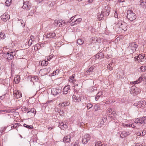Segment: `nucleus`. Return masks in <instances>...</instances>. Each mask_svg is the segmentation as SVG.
<instances>
[{"mask_svg": "<svg viewBox=\"0 0 146 146\" xmlns=\"http://www.w3.org/2000/svg\"><path fill=\"white\" fill-rule=\"evenodd\" d=\"M32 80H35V81H37L38 80V78L37 76H35L32 77Z\"/></svg>", "mask_w": 146, "mask_h": 146, "instance_id": "obj_45", "label": "nucleus"}, {"mask_svg": "<svg viewBox=\"0 0 146 146\" xmlns=\"http://www.w3.org/2000/svg\"><path fill=\"white\" fill-rule=\"evenodd\" d=\"M112 62L108 64L107 66L108 69L111 70L113 69V66L112 65Z\"/></svg>", "mask_w": 146, "mask_h": 146, "instance_id": "obj_31", "label": "nucleus"}, {"mask_svg": "<svg viewBox=\"0 0 146 146\" xmlns=\"http://www.w3.org/2000/svg\"><path fill=\"white\" fill-rule=\"evenodd\" d=\"M54 23L55 26L57 27H61L64 25L65 22L63 20L58 19L55 20Z\"/></svg>", "mask_w": 146, "mask_h": 146, "instance_id": "obj_3", "label": "nucleus"}, {"mask_svg": "<svg viewBox=\"0 0 146 146\" xmlns=\"http://www.w3.org/2000/svg\"><path fill=\"white\" fill-rule=\"evenodd\" d=\"M14 80L16 84H18L20 81V76L18 75L14 78Z\"/></svg>", "mask_w": 146, "mask_h": 146, "instance_id": "obj_23", "label": "nucleus"}, {"mask_svg": "<svg viewBox=\"0 0 146 146\" xmlns=\"http://www.w3.org/2000/svg\"><path fill=\"white\" fill-rule=\"evenodd\" d=\"M50 70V68H47L42 69L40 70V72H44V74L47 73L49 72Z\"/></svg>", "mask_w": 146, "mask_h": 146, "instance_id": "obj_24", "label": "nucleus"}, {"mask_svg": "<svg viewBox=\"0 0 146 146\" xmlns=\"http://www.w3.org/2000/svg\"><path fill=\"white\" fill-rule=\"evenodd\" d=\"M140 4L143 8H145L146 7V3L141 0L140 1Z\"/></svg>", "mask_w": 146, "mask_h": 146, "instance_id": "obj_27", "label": "nucleus"}, {"mask_svg": "<svg viewBox=\"0 0 146 146\" xmlns=\"http://www.w3.org/2000/svg\"><path fill=\"white\" fill-rule=\"evenodd\" d=\"M104 56V54L103 52H101L98 53L96 55L95 57L96 59H101V58H103Z\"/></svg>", "mask_w": 146, "mask_h": 146, "instance_id": "obj_20", "label": "nucleus"}, {"mask_svg": "<svg viewBox=\"0 0 146 146\" xmlns=\"http://www.w3.org/2000/svg\"><path fill=\"white\" fill-rule=\"evenodd\" d=\"M68 123L66 122L65 124H64V128L66 129L68 127Z\"/></svg>", "mask_w": 146, "mask_h": 146, "instance_id": "obj_53", "label": "nucleus"}, {"mask_svg": "<svg viewBox=\"0 0 146 146\" xmlns=\"http://www.w3.org/2000/svg\"><path fill=\"white\" fill-rule=\"evenodd\" d=\"M93 105L92 104L90 103H88L87 104L86 107L88 110H89L90 108H92Z\"/></svg>", "mask_w": 146, "mask_h": 146, "instance_id": "obj_43", "label": "nucleus"}, {"mask_svg": "<svg viewBox=\"0 0 146 146\" xmlns=\"http://www.w3.org/2000/svg\"><path fill=\"white\" fill-rule=\"evenodd\" d=\"M118 1L119 3L123 2L125 1V0H118Z\"/></svg>", "mask_w": 146, "mask_h": 146, "instance_id": "obj_63", "label": "nucleus"}, {"mask_svg": "<svg viewBox=\"0 0 146 146\" xmlns=\"http://www.w3.org/2000/svg\"><path fill=\"white\" fill-rule=\"evenodd\" d=\"M101 42V40L100 38H98L96 39V42L100 43Z\"/></svg>", "mask_w": 146, "mask_h": 146, "instance_id": "obj_51", "label": "nucleus"}, {"mask_svg": "<svg viewBox=\"0 0 146 146\" xmlns=\"http://www.w3.org/2000/svg\"><path fill=\"white\" fill-rule=\"evenodd\" d=\"M71 139V137L70 135H68L64 137L63 141L64 142H69Z\"/></svg>", "mask_w": 146, "mask_h": 146, "instance_id": "obj_17", "label": "nucleus"}, {"mask_svg": "<svg viewBox=\"0 0 146 146\" xmlns=\"http://www.w3.org/2000/svg\"><path fill=\"white\" fill-rule=\"evenodd\" d=\"M12 0H7L5 2V5L7 6H9L10 5V3L11 2Z\"/></svg>", "mask_w": 146, "mask_h": 146, "instance_id": "obj_40", "label": "nucleus"}, {"mask_svg": "<svg viewBox=\"0 0 146 146\" xmlns=\"http://www.w3.org/2000/svg\"><path fill=\"white\" fill-rule=\"evenodd\" d=\"M82 19L81 18H77L74 21V22H72L71 24V26H73L75 24H78L81 21Z\"/></svg>", "mask_w": 146, "mask_h": 146, "instance_id": "obj_19", "label": "nucleus"}, {"mask_svg": "<svg viewBox=\"0 0 146 146\" xmlns=\"http://www.w3.org/2000/svg\"><path fill=\"white\" fill-rule=\"evenodd\" d=\"M117 74H118V75L117 76V78L118 79H120L121 78V75L120 74H119L118 72V73Z\"/></svg>", "mask_w": 146, "mask_h": 146, "instance_id": "obj_56", "label": "nucleus"}, {"mask_svg": "<svg viewBox=\"0 0 146 146\" xmlns=\"http://www.w3.org/2000/svg\"><path fill=\"white\" fill-rule=\"evenodd\" d=\"M38 3H40L42 2L43 0H35Z\"/></svg>", "mask_w": 146, "mask_h": 146, "instance_id": "obj_59", "label": "nucleus"}, {"mask_svg": "<svg viewBox=\"0 0 146 146\" xmlns=\"http://www.w3.org/2000/svg\"><path fill=\"white\" fill-rule=\"evenodd\" d=\"M68 102L65 103V102H63L62 103V104H61V106L62 107H64L66 106H67L68 105L67 104Z\"/></svg>", "mask_w": 146, "mask_h": 146, "instance_id": "obj_49", "label": "nucleus"}, {"mask_svg": "<svg viewBox=\"0 0 146 146\" xmlns=\"http://www.w3.org/2000/svg\"><path fill=\"white\" fill-rule=\"evenodd\" d=\"M135 123H139L143 124H146V116L137 118L135 120Z\"/></svg>", "mask_w": 146, "mask_h": 146, "instance_id": "obj_6", "label": "nucleus"}, {"mask_svg": "<svg viewBox=\"0 0 146 146\" xmlns=\"http://www.w3.org/2000/svg\"><path fill=\"white\" fill-rule=\"evenodd\" d=\"M48 64L47 61L46 60V59L45 60H43L41 62V65L42 66H46Z\"/></svg>", "mask_w": 146, "mask_h": 146, "instance_id": "obj_28", "label": "nucleus"}, {"mask_svg": "<svg viewBox=\"0 0 146 146\" xmlns=\"http://www.w3.org/2000/svg\"><path fill=\"white\" fill-rule=\"evenodd\" d=\"M17 127V125L16 124L15 125H12L11 126V128L12 129H15Z\"/></svg>", "mask_w": 146, "mask_h": 146, "instance_id": "obj_52", "label": "nucleus"}, {"mask_svg": "<svg viewBox=\"0 0 146 146\" xmlns=\"http://www.w3.org/2000/svg\"><path fill=\"white\" fill-rule=\"evenodd\" d=\"M123 126L124 127H128L129 125H128L127 124H122Z\"/></svg>", "mask_w": 146, "mask_h": 146, "instance_id": "obj_62", "label": "nucleus"}, {"mask_svg": "<svg viewBox=\"0 0 146 146\" xmlns=\"http://www.w3.org/2000/svg\"><path fill=\"white\" fill-rule=\"evenodd\" d=\"M103 95L102 92H99L96 95L95 99L96 101H97L100 97H102V96Z\"/></svg>", "mask_w": 146, "mask_h": 146, "instance_id": "obj_22", "label": "nucleus"}, {"mask_svg": "<svg viewBox=\"0 0 146 146\" xmlns=\"http://www.w3.org/2000/svg\"><path fill=\"white\" fill-rule=\"evenodd\" d=\"M18 19L19 21H21V25L22 26V27H24L25 26V25L24 24V22L23 21V20H22V19H21L20 20L19 19Z\"/></svg>", "mask_w": 146, "mask_h": 146, "instance_id": "obj_50", "label": "nucleus"}, {"mask_svg": "<svg viewBox=\"0 0 146 146\" xmlns=\"http://www.w3.org/2000/svg\"><path fill=\"white\" fill-rule=\"evenodd\" d=\"M15 52H10V53H7V59L9 60H11L13 58L14 55H15Z\"/></svg>", "mask_w": 146, "mask_h": 146, "instance_id": "obj_15", "label": "nucleus"}, {"mask_svg": "<svg viewBox=\"0 0 146 146\" xmlns=\"http://www.w3.org/2000/svg\"><path fill=\"white\" fill-rule=\"evenodd\" d=\"M131 133V131L130 130L128 131H122L119 133L120 134V137L122 138H124L125 137L129 135Z\"/></svg>", "mask_w": 146, "mask_h": 146, "instance_id": "obj_8", "label": "nucleus"}, {"mask_svg": "<svg viewBox=\"0 0 146 146\" xmlns=\"http://www.w3.org/2000/svg\"><path fill=\"white\" fill-rule=\"evenodd\" d=\"M97 145L98 146H107V145L106 143H103L101 141H98V142Z\"/></svg>", "mask_w": 146, "mask_h": 146, "instance_id": "obj_33", "label": "nucleus"}, {"mask_svg": "<svg viewBox=\"0 0 146 146\" xmlns=\"http://www.w3.org/2000/svg\"><path fill=\"white\" fill-rule=\"evenodd\" d=\"M117 25L119 27L120 31H125L127 30V24L124 21L121 20L119 21L117 23Z\"/></svg>", "mask_w": 146, "mask_h": 146, "instance_id": "obj_2", "label": "nucleus"}, {"mask_svg": "<svg viewBox=\"0 0 146 146\" xmlns=\"http://www.w3.org/2000/svg\"><path fill=\"white\" fill-rule=\"evenodd\" d=\"M84 41L81 39H78L77 41V43L79 45H81L83 43Z\"/></svg>", "mask_w": 146, "mask_h": 146, "instance_id": "obj_41", "label": "nucleus"}, {"mask_svg": "<svg viewBox=\"0 0 146 146\" xmlns=\"http://www.w3.org/2000/svg\"><path fill=\"white\" fill-rule=\"evenodd\" d=\"M72 98L74 100H76L78 99V97H77L75 95H73L72 96Z\"/></svg>", "mask_w": 146, "mask_h": 146, "instance_id": "obj_55", "label": "nucleus"}, {"mask_svg": "<svg viewBox=\"0 0 146 146\" xmlns=\"http://www.w3.org/2000/svg\"><path fill=\"white\" fill-rule=\"evenodd\" d=\"M57 112L60 114L61 116L64 115V112L63 110L60 109L58 110Z\"/></svg>", "mask_w": 146, "mask_h": 146, "instance_id": "obj_30", "label": "nucleus"}, {"mask_svg": "<svg viewBox=\"0 0 146 146\" xmlns=\"http://www.w3.org/2000/svg\"><path fill=\"white\" fill-rule=\"evenodd\" d=\"M127 17L130 21L135 20L136 16L135 13L133 12L131 10H128L127 11Z\"/></svg>", "mask_w": 146, "mask_h": 146, "instance_id": "obj_1", "label": "nucleus"}, {"mask_svg": "<svg viewBox=\"0 0 146 146\" xmlns=\"http://www.w3.org/2000/svg\"><path fill=\"white\" fill-rule=\"evenodd\" d=\"M61 92V90L56 88H52L51 90V93L53 95H56Z\"/></svg>", "mask_w": 146, "mask_h": 146, "instance_id": "obj_11", "label": "nucleus"}, {"mask_svg": "<svg viewBox=\"0 0 146 146\" xmlns=\"http://www.w3.org/2000/svg\"><path fill=\"white\" fill-rule=\"evenodd\" d=\"M30 40H34V36H31L30 37Z\"/></svg>", "mask_w": 146, "mask_h": 146, "instance_id": "obj_61", "label": "nucleus"}, {"mask_svg": "<svg viewBox=\"0 0 146 146\" xmlns=\"http://www.w3.org/2000/svg\"><path fill=\"white\" fill-rule=\"evenodd\" d=\"M145 57V55L144 54H140L137 57V59L139 62H143L144 60Z\"/></svg>", "mask_w": 146, "mask_h": 146, "instance_id": "obj_14", "label": "nucleus"}, {"mask_svg": "<svg viewBox=\"0 0 146 146\" xmlns=\"http://www.w3.org/2000/svg\"><path fill=\"white\" fill-rule=\"evenodd\" d=\"M115 13H114V17H115V18H120L119 16H118V14H117V11H115Z\"/></svg>", "mask_w": 146, "mask_h": 146, "instance_id": "obj_46", "label": "nucleus"}, {"mask_svg": "<svg viewBox=\"0 0 146 146\" xmlns=\"http://www.w3.org/2000/svg\"><path fill=\"white\" fill-rule=\"evenodd\" d=\"M70 89V85H67L64 87L63 89V92L64 94H67L68 91Z\"/></svg>", "mask_w": 146, "mask_h": 146, "instance_id": "obj_18", "label": "nucleus"}, {"mask_svg": "<svg viewBox=\"0 0 146 146\" xmlns=\"http://www.w3.org/2000/svg\"><path fill=\"white\" fill-rule=\"evenodd\" d=\"M1 18L3 21L6 22L10 19V17L7 13H5L1 16Z\"/></svg>", "mask_w": 146, "mask_h": 146, "instance_id": "obj_9", "label": "nucleus"}, {"mask_svg": "<svg viewBox=\"0 0 146 146\" xmlns=\"http://www.w3.org/2000/svg\"><path fill=\"white\" fill-rule=\"evenodd\" d=\"M31 112L32 113H34V114L35 115L36 113V111L35 110L34 108H32L30 110V111H27V113H29V112Z\"/></svg>", "mask_w": 146, "mask_h": 146, "instance_id": "obj_38", "label": "nucleus"}, {"mask_svg": "<svg viewBox=\"0 0 146 146\" xmlns=\"http://www.w3.org/2000/svg\"><path fill=\"white\" fill-rule=\"evenodd\" d=\"M59 69H57L55 71H54L51 74L52 76H53L58 74L59 73Z\"/></svg>", "mask_w": 146, "mask_h": 146, "instance_id": "obj_32", "label": "nucleus"}, {"mask_svg": "<svg viewBox=\"0 0 146 146\" xmlns=\"http://www.w3.org/2000/svg\"><path fill=\"white\" fill-rule=\"evenodd\" d=\"M31 6L29 5L28 2H25L23 3V5L22 7L23 9H27L29 10L30 9Z\"/></svg>", "mask_w": 146, "mask_h": 146, "instance_id": "obj_16", "label": "nucleus"}, {"mask_svg": "<svg viewBox=\"0 0 146 146\" xmlns=\"http://www.w3.org/2000/svg\"><path fill=\"white\" fill-rule=\"evenodd\" d=\"M78 15H76L74 16H72L70 19L69 21H67L68 23H69L72 20H73L75 17H76Z\"/></svg>", "mask_w": 146, "mask_h": 146, "instance_id": "obj_42", "label": "nucleus"}, {"mask_svg": "<svg viewBox=\"0 0 146 146\" xmlns=\"http://www.w3.org/2000/svg\"><path fill=\"white\" fill-rule=\"evenodd\" d=\"M32 40L29 39L28 41V44L29 45L31 46L32 44V42H33Z\"/></svg>", "mask_w": 146, "mask_h": 146, "instance_id": "obj_54", "label": "nucleus"}, {"mask_svg": "<svg viewBox=\"0 0 146 146\" xmlns=\"http://www.w3.org/2000/svg\"><path fill=\"white\" fill-rule=\"evenodd\" d=\"M13 94L14 97L17 99H18L22 96V94L19 90H15L14 91Z\"/></svg>", "mask_w": 146, "mask_h": 146, "instance_id": "obj_12", "label": "nucleus"}, {"mask_svg": "<svg viewBox=\"0 0 146 146\" xmlns=\"http://www.w3.org/2000/svg\"><path fill=\"white\" fill-rule=\"evenodd\" d=\"M104 12L103 11H102L100 14H98V20H100L102 19V18L104 17Z\"/></svg>", "mask_w": 146, "mask_h": 146, "instance_id": "obj_25", "label": "nucleus"}, {"mask_svg": "<svg viewBox=\"0 0 146 146\" xmlns=\"http://www.w3.org/2000/svg\"><path fill=\"white\" fill-rule=\"evenodd\" d=\"M22 110V111H25L26 110H27L28 109L26 107H23L21 108Z\"/></svg>", "mask_w": 146, "mask_h": 146, "instance_id": "obj_58", "label": "nucleus"}, {"mask_svg": "<svg viewBox=\"0 0 146 146\" xmlns=\"http://www.w3.org/2000/svg\"><path fill=\"white\" fill-rule=\"evenodd\" d=\"M6 37L5 33L3 31H1L0 33V37L1 39H4Z\"/></svg>", "mask_w": 146, "mask_h": 146, "instance_id": "obj_29", "label": "nucleus"}, {"mask_svg": "<svg viewBox=\"0 0 146 146\" xmlns=\"http://www.w3.org/2000/svg\"><path fill=\"white\" fill-rule=\"evenodd\" d=\"M93 69L94 67L92 66H91L86 71V72L87 73L89 74L93 70Z\"/></svg>", "mask_w": 146, "mask_h": 146, "instance_id": "obj_39", "label": "nucleus"}, {"mask_svg": "<svg viewBox=\"0 0 146 146\" xmlns=\"http://www.w3.org/2000/svg\"><path fill=\"white\" fill-rule=\"evenodd\" d=\"M54 4V2H52L50 3V6H53V5Z\"/></svg>", "mask_w": 146, "mask_h": 146, "instance_id": "obj_64", "label": "nucleus"}, {"mask_svg": "<svg viewBox=\"0 0 146 146\" xmlns=\"http://www.w3.org/2000/svg\"><path fill=\"white\" fill-rule=\"evenodd\" d=\"M74 75L75 76V75L74 74L72 76H70L69 78V80L70 82L73 83L74 84V82L73 80L74 79Z\"/></svg>", "mask_w": 146, "mask_h": 146, "instance_id": "obj_35", "label": "nucleus"}, {"mask_svg": "<svg viewBox=\"0 0 146 146\" xmlns=\"http://www.w3.org/2000/svg\"><path fill=\"white\" fill-rule=\"evenodd\" d=\"M23 126L24 127L30 129H32L33 128L32 126L28 125L25 123L24 124Z\"/></svg>", "mask_w": 146, "mask_h": 146, "instance_id": "obj_36", "label": "nucleus"}, {"mask_svg": "<svg viewBox=\"0 0 146 146\" xmlns=\"http://www.w3.org/2000/svg\"><path fill=\"white\" fill-rule=\"evenodd\" d=\"M137 45L135 42L131 43L129 47V49H130L131 50H129L131 53H133L134 51L136 50V49L137 47Z\"/></svg>", "mask_w": 146, "mask_h": 146, "instance_id": "obj_4", "label": "nucleus"}, {"mask_svg": "<svg viewBox=\"0 0 146 146\" xmlns=\"http://www.w3.org/2000/svg\"><path fill=\"white\" fill-rule=\"evenodd\" d=\"M59 127L62 129H63L64 128V124L63 122L59 123Z\"/></svg>", "mask_w": 146, "mask_h": 146, "instance_id": "obj_37", "label": "nucleus"}, {"mask_svg": "<svg viewBox=\"0 0 146 146\" xmlns=\"http://www.w3.org/2000/svg\"><path fill=\"white\" fill-rule=\"evenodd\" d=\"M140 69L142 71L145 72L146 70V66H142L140 67Z\"/></svg>", "mask_w": 146, "mask_h": 146, "instance_id": "obj_44", "label": "nucleus"}, {"mask_svg": "<svg viewBox=\"0 0 146 146\" xmlns=\"http://www.w3.org/2000/svg\"><path fill=\"white\" fill-rule=\"evenodd\" d=\"M138 108H143L146 105V102L144 101H140L135 104Z\"/></svg>", "mask_w": 146, "mask_h": 146, "instance_id": "obj_10", "label": "nucleus"}, {"mask_svg": "<svg viewBox=\"0 0 146 146\" xmlns=\"http://www.w3.org/2000/svg\"><path fill=\"white\" fill-rule=\"evenodd\" d=\"M56 36V34L54 33H48L46 35V37L48 38H52Z\"/></svg>", "mask_w": 146, "mask_h": 146, "instance_id": "obj_21", "label": "nucleus"}, {"mask_svg": "<svg viewBox=\"0 0 146 146\" xmlns=\"http://www.w3.org/2000/svg\"><path fill=\"white\" fill-rule=\"evenodd\" d=\"M129 127H132V128H134L135 127L134 124L130 125H129Z\"/></svg>", "mask_w": 146, "mask_h": 146, "instance_id": "obj_60", "label": "nucleus"}, {"mask_svg": "<svg viewBox=\"0 0 146 146\" xmlns=\"http://www.w3.org/2000/svg\"><path fill=\"white\" fill-rule=\"evenodd\" d=\"M100 108V105L99 104H97L94 105V109L95 111H97Z\"/></svg>", "mask_w": 146, "mask_h": 146, "instance_id": "obj_34", "label": "nucleus"}, {"mask_svg": "<svg viewBox=\"0 0 146 146\" xmlns=\"http://www.w3.org/2000/svg\"><path fill=\"white\" fill-rule=\"evenodd\" d=\"M143 79L142 77H140L137 80L138 83H139L141 82L142 80H143Z\"/></svg>", "mask_w": 146, "mask_h": 146, "instance_id": "obj_48", "label": "nucleus"}, {"mask_svg": "<svg viewBox=\"0 0 146 146\" xmlns=\"http://www.w3.org/2000/svg\"><path fill=\"white\" fill-rule=\"evenodd\" d=\"M107 113L110 117H113L116 112L115 110L113 108H109L107 110Z\"/></svg>", "mask_w": 146, "mask_h": 146, "instance_id": "obj_5", "label": "nucleus"}, {"mask_svg": "<svg viewBox=\"0 0 146 146\" xmlns=\"http://www.w3.org/2000/svg\"><path fill=\"white\" fill-rule=\"evenodd\" d=\"M104 12H106L105 15L107 16L109 15V13L110 12V8L108 5L104 6Z\"/></svg>", "mask_w": 146, "mask_h": 146, "instance_id": "obj_13", "label": "nucleus"}, {"mask_svg": "<svg viewBox=\"0 0 146 146\" xmlns=\"http://www.w3.org/2000/svg\"><path fill=\"white\" fill-rule=\"evenodd\" d=\"M91 137L88 134H86L82 138V143L83 144L87 143L88 141L90 140Z\"/></svg>", "mask_w": 146, "mask_h": 146, "instance_id": "obj_7", "label": "nucleus"}, {"mask_svg": "<svg viewBox=\"0 0 146 146\" xmlns=\"http://www.w3.org/2000/svg\"><path fill=\"white\" fill-rule=\"evenodd\" d=\"M135 146H145V144H143L142 143V144H141L139 143H136L135 144Z\"/></svg>", "mask_w": 146, "mask_h": 146, "instance_id": "obj_47", "label": "nucleus"}, {"mask_svg": "<svg viewBox=\"0 0 146 146\" xmlns=\"http://www.w3.org/2000/svg\"><path fill=\"white\" fill-rule=\"evenodd\" d=\"M45 59H46V60L48 62V61H49L50 60L51 57L50 56L47 57L45 58Z\"/></svg>", "mask_w": 146, "mask_h": 146, "instance_id": "obj_57", "label": "nucleus"}, {"mask_svg": "<svg viewBox=\"0 0 146 146\" xmlns=\"http://www.w3.org/2000/svg\"><path fill=\"white\" fill-rule=\"evenodd\" d=\"M137 88H135V86H132L130 90V93L131 94L133 93H135L137 90Z\"/></svg>", "mask_w": 146, "mask_h": 146, "instance_id": "obj_26", "label": "nucleus"}]
</instances>
